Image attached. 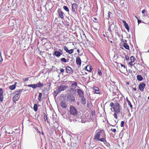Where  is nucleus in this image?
Returning a JSON list of instances; mask_svg holds the SVG:
<instances>
[{
  "label": "nucleus",
  "mask_w": 149,
  "mask_h": 149,
  "mask_svg": "<svg viewBox=\"0 0 149 149\" xmlns=\"http://www.w3.org/2000/svg\"><path fill=\"white\" fill-rule=\"evenodd\" d=\"M94 139L97 141L107 142L105 134L103 130L97 131L94 136Z\"/></svg>",
  "instance_id": "obj_1"
},
{
  "label": "nucleus",
  "mask_w": 149,
  "mask_h": 149,
  "mask_svg": "<svg viewBox=\"0 0 149 149\" xmlns=\"http://www.w3.org/2000/svg\"><path fill=\"white\" fill-rule=\"evenodd\" d=\"M67 87L65 85H61L58 87V89L54 92V94L56 96L57 94L61 91H64L66 89Z\"/></svg>",
  "instance_id": "obj_2"
},
{
  "label": "nucleus",
  "mask_w": 149,
  "mask_h": 149,
  "mask_svg": "<svg viewBox=\"0 0 149 149\" xmlns=\"http://www.w3.org/2000/svg\"><path fill=\"white\" fill-rule=\"evenodd\" d=\"M70 112L71 115L74 116H77L78 114L77 111L75 108L73 106H71L70 107Z\"/></svg>",
  "instance_id": "obj_3"
},
{
  "label": "nucleus",
  "mask_w": 149,
  "mask_h": 149,
  "mask_svg": "<svg viewBox=\"0 0 149 149\" xmlns=\"http://www.w3.org/2000/svg\"><path fill=\"white\" fill-rule=\"evenodd\" d=\"M120 107L119 104L118 103H116L114 104L113 109L115 112L117 113H119L120 112Z\"/></svg>",
  "instance_id": "obj_4"
},
{
  "label": "nucleus",
  "mask_w": 149,
  "mask_h": 149,
  "mask_svg": "<svg viewBox=\"0 0 149 149\" xmlns=\"http://www.w3.org/2000/svg\"><path fill=\"white\" fill-rule=\"evenodd\" d=\"M68 100L72 102H74L75 101V98L73 95L70 94L67 97Z\"/></svg>",
  "instance_id": "obj_5"
},
{
  "label": "nucleus",
  "mask_w": 149,
  "mask_h": 149,
  "mask_svg": "<svg viewBox=\"0 0 149 149\" xmlns=\"http://www.w3.org/2000/svg\"><path fill=\"white\" fill-rule=\"evenodd\" d=\"M66 72L67 73L72 74L73 72V70L72 68L68 66L66 68Z\"/></svg>",
  "instance_id": "obj_6"
},
{
  "label": "nucleus",
  "mask_w": 149,
  "mask_h": 149,
  "mask_svg": "<svg viewBox=\"0 0 149 149\" xmlns=\"http://www.w3.org/2000/svg\"><path fill=\"white\" fill-rule=\"evenodd\" d=\"M145 85H146L144 83H142L139 84V88L141 91L142 92L143 91L144 88L145 86Z\"/></svg>",
  "instance_id": "obj_7"
},
{
  "label": "nucleus",
  "mask_w": 149,
  "mask_h": 149,
  "mask_svg": "<svg viewBox=\"0 0 149 149\" xmlns=\"http://www.w3.org/2000/svg\"><path fill=\"white\" fill-rule=\"evenodd\" d=\"M73 83L72 84L71 86L70 87V88L72 90H73L75 89L77 86V83L74 81L73 82Z\"/></svg>",
  "instance_id": "obj_8"
},
{
  "label": "nucleus",
  "mask_w": 149,
  "mask_h": 149,
  "mask_svg": "<svg viewBox=\"0 0 149 149\" xmlns=\"http://www.w3.org/2000/svg\"><path fill=\"white\" fill-rule=\"evenodd\" d=\"M77 90L78 91L77 93L80 97H81L84 96V93L80 89H77Z\"/></svg>",
  "instance_id": "obj_9"
},
{
  "label": "nucleus",
  "mask_w": 149,
  "mask_h": 149,
  "mask_svg": "<svg viewBox=\"0 0 149 149\" xmlns=\"http://www.w3.org/2000/svg\"><path fill=\"white\" fill-rule=\"evenodd\" d=\"M58 14L59 16L61 19H63L64 18V13L60 10H58Z\"/></svg>",
  "instance_id": "obj_10"
},
{
  "label": "nucleus",
  "mask_w": 149,
  "mask_h": 149,
  "mask_svg": "<svg viewBox=\"0 0 149 149\" xmlns=\"http://www.w3.org/2000/svg\"><path fill=\"white\" fill-rule=\"evenodd\" d=\"M23 90V89H21L19 90L18 91H15L14 94L15 95H17L19 96V97H20V93L21 92H22Z\"/></svg>",
  "instance_id": "obj_11"
},
{
  "label": "nucleus",
  "mask_w": 149,
  "mask_h": 149,
  "mask_svg": "<svg viewBox=\"0 0 149 149\" xmlns=\"http://www.w3.org/2000/svg\"><path fill=\"white\" fill-rule=\"evenodd\" d=\"M3 91L2 89L0 88V101L2 102L3 100Z\"/></svg>",
  "instance_id": "obj_12"
},
{
  "label": "nucleus",
  "mask_w": 149,
  "mask_h": 149,
  "mask_svg": "<svg viewBox=\"0 0 149 149\" xmlns=\"http://www.w3.org/2000/svg\"><path fill=\"white\" fill-rule=\"evenodd\" d=\"M77 5L76 3H73L72 5V10L73 12H75V10H77Z\"/></svg>",
  "instance_id": "obj_13"
},
{
  "label": "nucleus",
  "mask_w": 149,
  "mask_h": 149,
  "mask_svg": "<svg viewBox=\"0 0 149 149\" xmlns=\"http://www.w3.org/2000/svg\"><path fill=\"white\" fill-rule=\"evenodd\" d=\"M84 68L85 70H86L87 71L89 72H91L92 70V66H86Z\"/></svg>",
  "instance_id": "obj_14"
},
{
  "label": "nucleus",
  "mask_w": 149,
  "mask_h": 149,
  "mask_svg": "<svg viewBox=\"0 0 149 149\" xmlns=\"http://www.w3.org/2000/svg\"><path fill=\"white\" fill-rule=\"evenodd\" d=\"M62 54V53H61L59 51H54V53L53 54L54 55H55L56 56L58 57L60 56Z\"/></svg>",
  "instance_id": "obj_15"
},
{
  "label": "nucleus",
  "mask_w": 149,
  "mask_h": 149,
  "mask_svg": "<svg viewBox=\"0 0 149 149\" xmlns=\"http://www.w3.org/2000/svg\"><path fill=\"white\" fill-rule=\"evenodd\" d=\"M123 22L124 24V26L125 27V28L128 30H129V26L127 24V23L126 22V21L124 20H123L122 21Z\"/></svg>",
  "instance_id": "obj_16"
},
{
  "label": "nucleus",
  "mask_w": 149,
  "mask_h": 149,
  "mask_svg": "<svg viewBox=\"0 0 149 149\" xmlns=\"http://www.w3.org/2000/svg\"><path fill=\"white\" fill-rule=\"evenodd\" d=\"M135 59H136L134 56H131L130 57L131 62H129L130 65H132V64L131 63H132V62H134Z\"/></svg>",
  "instance_id": "obj_17"
},
{
  "label": "nucleus",
  "mask_w": 149,
  "mask_h": 149,
  "mask_svg": "<svg viewBox=\"0 0 149 149\" xmlns=\"http://www.w3.org/2000/svg\"><path fill=\"white\" fill-rule=\"evenodd\" d=\"M81 103L83 105H85L86 104V99L84 96L81 97Z\"/></svg>",
  "instance_id": "obj_18"
},
{
  "label": "nucleus",
  "mask_w": 149,
  "mask_h": 149,
  "mask_svg": "<svg viewBox=\"0 0 149 149\" xmlns=\"http://www.w3.org/2000/svg\"><path fill=\"white\" fill-rule=\"evenodd\" d=\"M61 106L63 108H65L67 106V105L64 101H62L61 103Z\"/></svg>",
  "instance_id": "obj_19"
},
{
  "label": "nucleus",
  "mask_w": 149,
  "mask_h": 149,
  "mask_svg": "<svg viewBox=\"0 0 149 149\" xmlns=\"http://www.w3.org/2000/svg\"><path fill=\"white\" fill-rule=\"evenodd\" d=\"M76 63L77 64L81 65V61L80 58L79 57H77L76 58Z\"/></svg>",
  "instance_id": "obj_20"
},
{
  "label": "nucleus",
  "mask_w": 149,
  "mask_h": 149,
  "mask_svg": "<svg viewBox=\"0 0 149 149\" xmlns=\"http://www.w3.org/2000/svg\"><path fill=\"white\" fill-rule=\"evenodd\" d=\"M19 97H19V96L15 95L13 97V100L15 102L19 100Z\"/></svg>",
  "instance_id": "obj_21"
},
{
  "label": "nucleus",
  "mask_w": 149,
  "mask_h": 149,
  "mask_svg": "<svg viewBox=\"0 0 149 149\" xmlns=\"http://www.w3.org/2000/svg\"><path fill=\"white\" fill-rule=\"evenodd\" d=\"M93 89L95 91V93L97 94L99 93V88L96 87H93Z\"/></svg>",
  "instance_id": "obj_22"
},
{
  "label": "nucleus",
  "mask_w": 149,
  "mask_h": 149,
  "mask_svg": "<svg viewBox=\"0 0 149 149\" xmlns=\"http://www.w3.org/2000/svg\"><path fill=\"white\" fill-rule=\"evenodd\" d=\"M137 79L139 81H141L143 79V78L142 77L141 75H138L136 77Z\"/></svg>",
  "instance_id": "obj_23"
},
{
  "label": "nucleus",
  "mask_w": 149,
  "mask_h": 149,
  "mask_svg": "<svg viewBox=\"0 0 149 149\" xmlns=\"http://www.w3.org/2000/svg\"><path fill=\"white\" fill-rule=\"evenodd\" d=\"M36 88L37 87H40L43 86L42 84L40 82H39L38 84H36Z\"/></svg>",
  "instance_id": "obj_24"
},
{
  "label": "nucleus",
  "mask_w": 149,
  "mask_h": 149,
  "mask_svg": "<svg viewBox=\"0 0 149 149\" xmlns=\"http://www.w3.org/2000/svg\"><path fill=\"white\" fill-rule=\"evenodd\" d=\"M123 46L126 49H129V45L126 43H124L123 44Z\"/></svg>",
  "instance_id": "obj_25"
},
{
  "label": "nucleus",
  "mask_w": 149,
  "mask_h": 149,
  "mask_svg": "<svg viewBox=\"0 0 149 149\" xmlns=\"http://www.w3.org/2000/svg\"><path fill=\"white\" fill-rule=\"evenodd\" d=\"M33 109L35 112L37 111L38 110V105L36 104H34Z\"/></svg>",
  "instance_id": "obj_26"
},
{
  "label": "nucleus",
  "mask_w": 149,
  "mask_h": 149,
  "mask_svg": "<svg viewBox=\"0 0 149 149\" xmlns=\"http://www.w3.org/2000/svg\"><path fill=\"white\" fill-rule=\"evenodd\" d=\"M42 96V95L41 93H39V95H38V100L40 102L42 100L41 97Z\"/></svg>",
  "instance_id": "obj_27"
},
{
  "label": "nucleus",
  "mask_w": 149,
  "mask_h": 149,
  "mask_svg": "<svg viewBox=\"0 0 149 149\" xmlns=\"http://www.w3.org/2000/svg\"><path fill=\"white\" fill-rule=\"evenodd\" d=\"M15 87L16 86L15 85H13L10 86L9 87V88L10 90H13L15 88Z\"/></svg>",
  "instance_id": "obj_28"
},
{
  "label": "nucleus",
  "mask_w": 149,
  "mask_h": 149,
  "mask_svg": "<svg viewBox=\"0 0 149 149\" xmlns=\"http://www.w3.org/2000/svg\"><path fill=\"white\" fill-rule=\"evenodd\" d=\"M27 86L29 87H31L33 88H36V85L35 84H29L27 85Z\"/></svg>",
  "instance_id": "obj_29"
},
{
  "label": "nucleus",
  "mask_w": 149,
  "mask_h": 149,
  "mask_svg": "<svg viewBox=\"0 0 149 149\" xmlns=\"http://www.w3.org/2000/svg\"><path fill=\"white\" fill-rule=\"evenodd\" d=\"M44 119L45 120V121L47 120V122L48 123H49V121L47 120V116L45 114V113H44Z\"/></svg>",
  "instance_id": "obj_30"
},
{
  "label": "nucleus",
  "mask_w": 149,
  "mask_h": 149,
  "mask_svg": "<svg viewBox=\"0 0 149 149\" xmlns=\"http://www.w3.org/2000/svg\"><path fill=\"white\" fill-rule=\"evenodd\" d=\"M63 8L66 11L68 12H69V10L68 8V7L66 6H64L63 7Z\"/></svg>",
  "instance_id": "obj_31"
},
{
  "label": "nucleus",
  "mask_w": 149,
  "mask_h": 149,
  "mask_svg": "<svg viewBox=\"0 0 149 149\" xmlns=\"http://www.w3.org/2000/svg\"><path fill=\"white\" fill-rule=\"evenodd\" d=\"M122 67H123L124 68H126V70L128 71V72H130H130H132V70H131L130 69H128V70H127V68L126 67V66H121Z\"/></svg>",
  "instance_id": "obj_32"
},
{
  "label": "nucleus",
  "mask_w": 149,
  "mask_h": 149,
  "mask_svg": "<svg viewBox=\"0 0 149 149\" xmlns=\"http://www.w3.org/2000/svg\"><path fill=\"white\" fill-rule=\"evenodd\" d=\"M98 75H99V76H101L102 75V72H101V70L99 69H98Z\"/></svg>",
  "instance_id": "obj_33"
},
{
  "label": "nucleus",
  "mask_w": 149,
  "mask_h": 149,
  "mask_svg": "<svg viewBox=\"0 0 149 149\" xmlns=\"http://www.w3.org/2000/svg\"><path fill=\"white\" fill-rule=\"evenodd\" d=\"M61 61L64 62L65 63H66L67 61L66 59L64 58H61Z\"/></svg>",
  "instance_id": "obj_34"
},
{
  "label": "nucleus",
  "mask_w": 149,
  "mask_h": 149,
  "mask_svg": "<svg viewBox=\"0 0 149 149\" xmlns=\"http://www.w3.org/2000/svg\"><path fill=\"white\" fill-rule=\"evenodd\" d=\"M128 104L130 106L131 109L132 108V104L130 102V101L129 102L128 101Z\"/></svg>",
  "instance_id": "obj_35"
},
{
  "label": "nucleus",
  "mask_w": 149,
  "mask_h": 149,
  "mask_svg": "<svg viewBox=\"0 0 149 149\" xmlns=\"http://www.w3.org/2000/svg\"><path fill=\"white\" fill-rule=\"evenodd\" d=\"M73 49H71L68 50V53L70 54H71L73 52Z\"/></svg>",
  "instance_id": "obj_36"
},
{
  "label": "nucleus",
  "mask_w": 149,
  "mask_h": 149,
  "mask_svg": "<svg viewBox=\"0 0 149 149\" xmlns=\"http://www.w3.org/2000/svg\"><path fill=\"white\" fill-rule=\"evenodd\" d=\"M64 49L66 51V52H68V47L66 46H65L64 48Z\"/></svg>",
  "instance_id": "obj_37"
},
{
  "label": "nucleus",
  "mask_w": 149,
  "mask_h": 149,
  "mask_svg": "<svg viewBox=\"0 0 149 149\" xmlns=\"http://www.w3.org/2000/svg\"><path fill=\"white\" fill-rule=\"evenodd\" d=\"M118 113H117L116 112H115L114 114H113V116L114 117L116 118V119H117V114Z\"/></svg>",
  "instance_id": "obj_38"
},
{
  "label": "nucleus",
  "mask_w": 149,
  "mask_h": 149,
  "mask_svg": "<svg viewBox=\"0 0 149 149\" xmlns=\"http://www.w3.org/2000/svg\"><path fill=\"white\" fill-rule=\"evenodd\" d=\"M124 121H122L120 125V126L122 127H123L124 126Z\"/></svg>",
  "instance_id": "obj_39"
},
{
  "label": "nucleus",
  "mask_w": 149,
  "mask_h": 149,
  "mask_svg": "<svg viewBox=\"0 0 149 149\" xmlns=\"http://www.w3.org/2000/svg\"><path fill=\"white\" fill-rule=\"evenodd\" d=\"M2 61L3 59L1 55H0V64H1V63H2Z\"/></svg>",
  "instance_id": "obj_40"
},
{
  "label": "nucleus",
  "mask_w": 149,
  "mask_h": 149,
  "mask_svg": "<svg viewBox=\"0 0 149 149\" xmlns=\"http://www.w3.org/2000/svg\"><path fill=\"white\" fill-rule=\"evenodd\" d=\"M114 105V104L113 102H111L110 103V107H112Z\"/></svg>",
  "instance_id": "obj_41"
},
{
  "label": "nucleus",
  "mask_w": 149,
  "mask_h": 149,
  "mask_svg": "<svg viewBox=\"0 0 149 149\" xmlns=\"http://www.w3.org/2000/svg\"><path fill=\"white\" fill-rule=\"evenodd\" d=\"M111 130L113 132H115L116 131V130L115 129H112L111 128Z\"/></svg>",
  "instance_id": "obj_42"
},
{
  "label": "nucleus",
  "mask_w": 149,
  "mask_h": 149,
  "mask_svg": "<svg viewBox=\"0 0 149 149\" xmlns=\"http://www.w3.org/2000/svg\"><path fill=\"white\" fill-rule=\"evenodd\" d=\"M111 14V12H109L108 13V17L109 18H111L110 17Z\"/></svg>",
  "instance_id": "obj_43"
},
{
  "label": "nucleus",
  "mask_w": 149,
  "mask_h": 149,
  "mask_svg": "<svg viewBox=\"0 0 149 149\" xmlns=\"http://www.w3.org/2000/svg\"><path fill=\"white\" fill-rule=\"evenodd\" d=\"M71 118V117H70V118H69V120L71 122L72 121H74V119H72Z\"/></svg>",
  "instance_id": "obj_44"
},
{
  "label": "nucleus",
  "mask_w": 149,
  "mask_h": 149,
  "mask_svg": "<svg viewBox=\"0 0 149 149\" xmlns=\"http://www.w3.org/2000/svg\"><path fill=\"white\" fill-rule=\"evenodd\" d=\"M136 17L138 19V23L139 24V23H141V20L138 19V18L137 17Z\"/></svg>",
  "instance_id": "obj_45"
},
{
  "label": "nucleus",
  "mask_w": 149,
  "mask_h": 149,
  "mask_svg": "<svg viewBox=\"0 0 149 149\" xmlns=\"http://www.w3.org/2000/svg\"><path fill=\"white\" fill-rule=\"evenodd\" d=\"M141 12L142 13H144L146 12V10H143Z\"/></svg>",
  "instance_id": "obj_46"
},
{
  "label": "nucleus",
  "mask_w": 149,
  "mask_h": 149,
  "mask_svg": "<svg viewBox=\"0 0 149 149\" xmlns=\"http://www.w3.org/2000/svg\"><path fill=\"white\" fill-rule=\"evenodd\" d=\"M60 71L61 72H63L64 70L63 69H61L60 70Z\"/></svg>",
  "instance_id": "obj_47"
},
{
  "label": "nucleus",
  "mask_w": 149,
  "mask_h": 149,
  "mask_svg": "<svg viewBox=\"0 0 149 149\" xmlns=\"http://www.w3.org/2000/svg\"><path fill=\"white\" fill-rule=\"evenodd\" d=\"M133 90L135 91H136V87L134 88H133Z\"/></svg>",
  "instance_id": "obj_48"
},
{
  "label": "nucleus",
  "mask_w": 149,
  "mask_h": 149,
  "mask_svg": "<svg viewBox=\"0 0 149 149\" xmlns=\"http://www.w3.org/2000/svg\"><path fill=\"white\" fill-rule=\"evenodd\" d=\"M126 100L127 101V102H128V101L129 102L130 101L128 100V99L127 97L126 98Z\"/></svg>",
  "instance_id": "obj_49"
},
{
  "label": "nucleus",
  "mask_w": 149,
  "mask_h": 149,
  "mask_svg": "<svg viewBox=\"0 0 149 149\" xmlns=\"http://www.w3.org/2000/svg\"><path fill=\"white\" fill-rule=\"evenodd\" d=\"M125 58H126V59L127 60H128L129 59V57H127V56H126V57H125Z\"/></svg>",
  "instance_id": "obj_50"
},
{
  "label": "nucleus",
  "mask_w": 149,
  "mask_h": 149,
  "mask_svg": "<svg viewBox=\"0 0 149 149\" xmlns=\"http://www.w3.org/2000/svg\"><path fill=\"white\" fill-rule=\"evenodd\" d=\"M126 83L127 85H129L130 84V83L129 82H127Z\"/></svg>",
  "instance_id": "obj_51"
},
{
  "label": "nucleus",
  "mask_w": 149,
  "mask_h": 149,
  "mask_svg": "<svg viewBox=\"0 0 149 149\" xmlns=\"http://www.w3.org/2000/svg\"><path fill=\"white\" fill-rule=\"evenodd\" d=\"M42 133V135H44V133L43 132H42V133Z\"/></svg>",
  "instance_id": "obj_52"
},
{
  "label": "nucleus",
  "mask_w": 149,
  "mask_h": 149,
  "mask_svg": "<svg viewBox=\"0 0 149 149\" xmlns=\"http://www.w3.org/2000/svg\"><path fill=\"white\" fill-rule=\"evenodd\" d=\"M94 19L96 20V21H97V19L96 18H94Z\"/></svg>",
  "instance_id": "obj_53"
},
{
  "label": "nucleus",
  "mask_w": 149,
  "mask_h": 149,
  "mask_svg": "<svg viewBox=\"0 0 149 149\" xmlns=\"http://www.w3.org/2000/svg\"><path fill=\"white\" fill-rule=\"evenodd\" d=\"M77 51L78 52H79V49H77Z\"/></svg>",
  "instance_id": "obj_54"
},
{
  "label": "nucleus",
  "mask_w": 149,
  "mask_h": 149,
  "mask_svg": "<svg viewBox=\"0 0 149 149\" xmlns=\"http://www.w3.org/2000/svg\"><path fill=\"white\" fill-rule=\"evenodd\" d=\"M81 122L82 123H84V121H82V120H81Z\"/></svg>",
  "instance_id": "obj_55"
},
{
  "label": "nucleus",
  "mask_w": 149,
  "mask_h": 149,
  "mask_svg": "<svg viewBox=\"0 0 149 149\" xmlns=\"http://www.w3.org/2000/svg\"><path fill=\"white\" fill-rule=\"evenodd\" d=\"M148 99L149 100V96H148Z\"/></svg>",
  "instance_id": "obj_56"
},
{
  "label": "nucleus",
  "mask_w": 149,
  "mask_h": 149,
  "mask_svg": "<svg viewBox=\"0 0 149 149\" xmlns=\"http://www.w3.org/2000/svg\"><path fill=\"white\" fill-rule=\"evenodd\" d=\"M148 52H149V49H148Z\"/></svg>",
  "instance_id": "obj_57"
},
{
  "label": "nucleus",
  "mask_w": 149,
  "mask_h": 149,
  "mask_svg": "<svg viewBox=\"0 0 149 149\" xmlns=\"http://www.w3.org/2000/svg\"><path fill=\"white\" fill-rule=\"evenodd\" d=\"M125 42H127V41H126V40H125Z\"/></svg>",
  "instance_id": "obj_58"
},
{
  "label": "nucleus",
  "mask_w": 149,
  "mask_h": 149,
  "mask_svg": "<svg viewBox=\"0 0 149 149\" xmlns=\"http://www.w3.org/2000/svg\"><path fill=\"white\" fill-rule=\"evenodd\" d=\"M99 148H97L96 149H99Z\"/></svg>",
  "instance_id": "obj_59"
},
{
  "label": "nucleus",
  "mask_w": 149,
  "mask_h": 149,
  "mask_svg": "<svg viewBox=\"0 0 149 149\" xmlns=\"http://www.w3.org/2000/svg\"><path fill=\"white\" fill-rule=\"evenodd\" d=\"M25 80H27V79H26V78H25Z\"/></svg>",
  "instance_id": "obj_60"
},
{
  "label": "nucleus",
  "mask_w": 149,
  "mask_h": 149,
  "mask_svg": "<svg viewBox=\"0 0 149 149\" xmlns=\"http://www.w3.org/2000/svg\"><path fill=\"white\" fill-rule=\"evenodd\" d=\"M92 114L93 115H94V114H93V113Z\"/></svg>",
  "instance_id": "obj_61"
},
{
  "label": "nucleus",
  "mask_w": 149,
  "mask_h": 149,
  "mask_svg": "<svg viewBox=\"0 0 149 149\" xmlns=\"http://www.w3.org/2000/svg\"><path fill=\"white\" fill-rule=\"evenodd\" d=\"M112 108H111V109L112 110Z\"/></svg>",
  "instance_id": "obj_62"
},
{
  "label": "nucleus",
  "mask_w": 149,
  "mask_h": 149,
  "mask_svg": "<svg viewBox=\"0 0 149 149\" xmlns=\"http://www.w3.org/2000/svg\"><path fill=\"white\" fill-rule=\"evenodd\" d=\"M121 65H123V64H121Z\"/></svg>",
  "instance_id": "obj_63"
},
{
  "label": "nucleus",
  "mask_w": 149,
  "mask_h": 149,
  "mask_svg": "<svg viewBox=\"0 0 149 149\" xmlns=\"http://www.w3.org/2000/svg\"><path fill=\"white\" fill-rule=\"evenodd\" d=\"M134 67L135 68H136L135 66H134Z\"/></svg>",
  "instance_id": "obj_64"
}]
</instances>
